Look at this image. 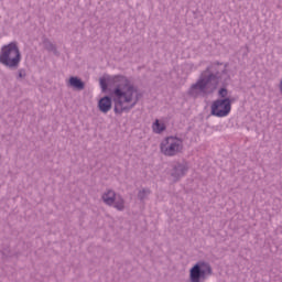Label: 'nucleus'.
Segmentation results:
<instances>
[{"label": "nucleus", "mask_w": 282, "mask_h": 282, "mask_svg": "<svg viewBox=\"0 0 282 282\" xmlns=\"http://www.w3.org/2000/svg\"><path fill=\"white\" fill-rule=\"evenodd\" d=\"M99 85L102 91H107V87H115L111 93L115 102V113H123V111L133 109L140 98H142V94L138 90V87L122 75H105L99 79Z\"/></svg>", "instance_id": "1"}, {"label": "nucleus", "mask_w": 282, "mask_h": 282, "mask_svg": "<svg viewBox=\"0 0 282 282\" xmlns=\"http://www.w3.org/2000/svg\"><path fill=\"white\" fill-rule=\"evenodd\" d=\"M219 85V76L210 74V70H206L202 74L199 80L192 85L189 88V96L197 98V96H206L207 94H213Z\"/></svg>", "instance_id": "2"}, {"label": "nucleus", "mask_w": 282, "mask_h": 282, "mask_svg": "<svg viewBox=\"0 0 282 282\" xmlns=\"http://www.w3.org/2000/svg\"><path fill=\"white\" fill-rule=\"evenodd\" d=\"M0 63L6 67H19L21 63V52L17 43L11 42L2 46L0 52Z\"/></svg>", "instance_id": "3"}, {"label": "nucleus", "mask_w": 282, "mask_h": 282, "mask_svg": "<svg viewBox=\"0 0 282 282\" xmlns=\"http://www.w3.org/2000/svg\"><path fill=\"white\" fill-rule=\"evenodd\" d=\"M161 153L167 158H173L184 151V141L177 137H167L160 144Z\"/></svg>", "instance_id": "4"}, {"label": "nucleus", "mask_w": 282, "mask_h": 282, "mask_svg": "<svg viewBox=\"0 0 282 282\" xmlns=\"http://www.w3.org/2000/svg\"><path fill=\"white\" fill-rule=\"evenodd\" d=\"M232 111V101L228 98L217 99L212 104V116L216 118H226Z\"/></svg>", "instance_id": "5"}, {"label": "nucleus", "mask_w": 282, "mask_h": 282, "mask_svg": "<svg viewBox=\"0 0 282 282\" xmlns=\"http://www.w3.org/2000/svg\"><path fill=\"white\" fill-rule=\"evenodd\" d=\"M212 274L210 265L205 262L196 263L189 271L192 282H199L200 279H206Z\"/></svg>", "instance_id": "6"}, {"label": "nucleus", "mask_w": 282, "mask_h": 282, "mask_svg": "<svg viewBox=\"0 0 282 282\" xmlns=\"http://www.w3.org/2000/svg\"><path fill=\"white\" fill-rule=\"evenodd\" d=\"M104 203L108 206H113L117 210H122L124 208V200L120 198V196H116V192L108 189L102 195Z\"/></svg>", "instance_id": "7"}, {"label": "nucleus", "mask_w": 282, "mask_h": 282, "mask_svg": "<svg viewBox=\"0 0 282 282\" xmlns=\"http://www.w3.org/2000/svg\"><path fill=\"white\" fill-rule=\"evenodd\" d=\"M98 108L101 113H108V111H111V97H102L98 101Z\"/></svg>", "instance_id": "8"}, {"label": "nucleus", "mask_w": 282, "mask_h": 282, "mask_svg": "<svg viewBox=\"0 0 282 282\" xmlns=\"http://www.w3.org/2000/svg\"><path fill=\"white\" fill-rule=\"evenodd\" d=\"M186 171H188V167L185 164H177L172 172L173 181L177 182L180 177L186 174Z\"/></svg>", "instance_id": "9"}, {"label": "nucleus", "mask_w": 282, "mask_h": 282, "mask_svg": "<svg viewBox=\"0 0 282 282\" xmlns=\"http://www.w3.org/2000/svg\"><path fill=\"white\" fill-rule=\"evenodd\" d=\"M68 83L74 89L80 90L85 88V84H83V80L78 79V77H70Z\"/></svg>", "instance_id": "10"}, {"label": "nucleus", "mask_w": 282, "mask_h": 282, "mask_svg": "<svg viewBox=\"0 0 282 282\" xmlns=\"http://www.w3.org/2000/svg\"><path fill=\"white\" fill-rule=\"evenodd\" d=\"M152 129L154 133H162L166 129V124L163 121L155 120V122L152 124Z\"/></svg>", "instance_id": "11"}, {"label": "nucleus", "mask_w": 282, "mask_h": 282, "mask_svg": "<svg viewBox=\"0 0 282 282\" xmlns=\"http://www.w3.org/2000/svg\"><path fill=\"white\" fill-rule=\"evenodd\" d=\"M219 96H220L221 98H226V97L228 96V90H227L226 88H221V89L219 90Z\"/></svg>", "instance_id": "12"}, {"label": "nucleus", "mask_w": 282, "mask_h": 282, "mask_svg": "<svg viewBox=\"0 0 282 282\" xmlns=\"http://www.w3.org/2000/svg\"><path fill=\"white\" fill-rule=\"evenodd\" d=\"M144 195H149V191L143 189L142 192L139 193V197L142 199Z\"/></svg>", "instance_id": "13"}, {"label": "nucleus", "mask_w": 282, "mask_h": 282, "mask_svg": "<svg viewBox=\"0 0 282 282\" xmlns=\"http://www.w3.org/2000/svg\"><path fill=\"white\" fill-rule=\"evenodd\" d=\"M280 91L282 93V79L280 82Z\"/></svg>", "instance_id": "14"}]
</instances>
